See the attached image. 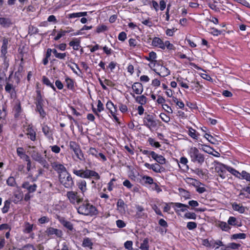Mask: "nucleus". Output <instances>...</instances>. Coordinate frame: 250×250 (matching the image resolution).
<instances>
[{"mask_svg": "<svg viewBox=\"0 0 250 250\" xmlns=\"http://www.w3.org/2000/svg\"><path fill=\"white\" fill-rule=\"evenodd\" d=\"M72 172L76 176L82 178L76 181V186L83 194L87 190V183L83 179H92L91 184L94 185H96L95 181H98L101 179V176L97 172L87 168L84 169H77L75 167L72 169Z\"/></svg>", "mask_w": 250, "mask_h": 250, "instance_id": "nucleus-1", "label": "nucleus"}, {"mask_svg": "<svg viewBox=\"0 0 250 250\" xmlns=\"http://www.w3.org/2000/svg\"><path fill=\"white\" fill-rule=\"evenodd\" d=\"M191 162L198 166H202L205 162L204 155L196 147H191L188 152Z\"/></svg>", "mask_w": 250, "mask_h": 250, "instance_id": "nucleus-2", "label": "nucleus"}, {"mask_svg": "<svg viewBox=\"0 0 250 250\" xmlns=\"http://www.w3.org/2000/svg\"><path fill=\"white\" fill-rule=\"evenodd\" d=\"M78 212L85 216H93L98 214L96 208L87 201H84L77 208Z\"/></svg>", "mask_w": 250, "mask_h": 250, "instance_id": "nucleus-3", "label": "nucleus"}, {"mask_svg": "<svg viewBox=\"0 0 250 250\" xmlns=\"http://www.w3.org/2000/svg\"><path fill=\"white\" fill-rule=\"evenodd\" d=\"M159 121L155 118V115L146 112L143 118V125L152 131L158 127Z\"/></svg>", "mask_w": 250, "mask_h": 250, "instance_id": "nucleus-4", "label": "nucleus"}, {"mask_svg": "<svg viewBox=\"0 0 250 250\" xmlns=\"http://www.w3.org/2000/svg\"><path fill=\"white\" fill-rule=\"evenodd\" d=\"M58 178L60 183L66 188L72 189L74 187L73 178L68 171L59 175Z\"/></svg>", "mask_w": 250, "mask_h": 250, "instance_id": "nucleus-5", "label": "nucleus"}, {"mask_svg": "<svg viewBox=\"0 0 250 250\" xmlns=\"http://www.w3.org/2000/svg\"><path fill=\"white\" fill-rule=\"evenodd\" d=\"M68 147L71 150L74 152L79 160L83 161L85 159L80 146L78 143L75 141H71L69 142Z\"/></svg>", "mask_w": 250, "mask_h": 250, "instance_id": "nucleus-6", "label": "nucleus"}, {"mask_svg": "<svg viewBox=\"0 0 250 250\" xmlns=\"http://www.w3.org/2000/svg\"><path fill=\"white\" fill-rule=\"evenodd\" d=\"M214 169L218 176L222 179H225L227 177L226 170H228V167H229V166L217 161H214Z\"/></svg>", "mask_w": 250, "mask_h": 250, "instance_id": "nucleus-7", "label": "nucleus"}, {"mask_svg": "<svg viewBox=\"0 0 250 250\" xmlns=\"http://www.w3.org/2000/svg\"><path fill=\"white\" fill-rule=\"evenodd\" d=\"M70 203L73 205L79 204L83 201V198L80 197L77 191L70 190L66 192V195Z\"/></svg>", "mask_w": 250, "mask_h": 250, "instance_id": "nucleus-8", "label": "nucleus"}, {"mask_svg": "<svg viewBox=\"0 0 250 250\" xmlns=\"http://www.w3.org/2000/svg\"><path fill=\"white\" fill-rule=\"evenodd\" d=\"M157 66L159 67V69L153 68L151 69L157 75L161 77H166L170 74V70L166 66L161 64L159 62L157 63Z\"/></svg>", "mask_w": 250, "mask_h": 250, "instance_id": "nucleus-9", "label": "nucleus"}, {"mask_svg": "<svg viewBox=\"0 0 250 250\" xmlns=\"http://www.w3.org/2000/svg\"><path fill=\"white\" fill-rule=\"evenodd\" d=\"M36 97L35 99V104H36V108H42L44 106L45 101L47 100L44 99V96L42 94L40 89H38L36 90Z\"/></svg>", "mask_w": 250, "mask_h": 250, "instance_id": "nucleus-10", "label": "nucleus"}, {"mask_svg": "<svg viewBox=\"0 0 250 250\" xmlns=\"http://www.w3.org/2000/svg\"><path fill=\"white\" fill-rule=\"evenodd\" d=\"M52 168L57 172L58 174V177L62 174L67 172L66 168L65 166L58 162H54L50 163Z\"/></svg>", "mask_w": 250, "mask_h": 250, "instance_id": "nucleus-11", "label": "nucleus"}, {"mask_svg": "<svg viewBox=\"0 0 250 250\" xmlns=\"http://www.w3.org/2000/svg\"><path fill=\"white\" fill-rule=\"evenodd\" d=\"M45 232L48 237H52L55 235L58 238H62L63 235L62 230L51 227L47 228Z\"/></svg>", "mask_w": 250, "mask_h": 250, "instance_id": "nucleus-12", "label": "nucleus"}, {"mask_svg": "<svg viewBox=\"0 0 250 250\" xmlns=\"http://www.w3.org/2000/svg\"><path fill=\"white\" fill-rule=\"evenodd\" d=\"M169 204L172 206V208L176 213L184 212L187 210V208H189L188 205L181 203L170 202Z\"/></svg>", "mask_w": 250, "mask_h": 250, "instance_id": "nucleus-13", "label": "nucleus"}, {"mask_svg": "<svg viewBox=\"0 0 250 250\" xmlns=\"http://www.w3.org/2000/svg\"><path fill=\"white\" fill-rule=\"evenodd\" d=\"M157 58V54L156 52L154 51H151L149 53L148 56H146L145 59L150 62V63L149 64V66L152 69L153 67H154L155 65L157 62V61L156 60Z\"/></svg>", "mask_w": 250, "mask_h": 250, "instance_id": "nucleus-14", "label": "nucleus"}, {"mask_svg": "<svg viewBox=\"0 0 250 250\" xmlns=\"http://www.w3.org/2000/svg\"><path fill=\"white\" fill-rule=\"evenodd\" d=\"M57 219L59 222L66 229L70 231H72L74 229V227L72 223L66 220L65 218L57 216Z\"/></svg>", "mask_w": 250, "mask_h": 250, "instance_id": "nucleus-15", "label": "nucleus"}, {"mask_svg": "<svg viewBox=\"0 0 250 250\" xmlns=\"http://www.w3.org/2000/svg\"><path fill=\"white\" fill-rule=\"evenodd\" d=\"M144 166L147 168L151 169L156 173H161L164 169V167L158 163L150 164L149 163H145Z\"/></svg>", "mask_w": 250, "mask_h": 250, "instance_id": "nucleus-16", "label": "nucleus"}, {"mask_svg": "<svg viewBox=\"0 0 250 250\" xmlns=\"http://www.w3.org/2000/svg\"><path fill=\"white\" fill-rule=\"evenodd\" d=\"M14 117L15 119H18L23 112L21 104L20 101L17 102L13 108Z\"/></svg>", "mask_w": 250, "mask_h": 250, "instance_id": "nucleus-17", "label": "nucleus"}, {"mask_svg": "<svg viewBox=\"0 0 250 250\" xmlns=\"http://www.w3.org/2000/svg\"><path fill=\"white\" fill-rule=\"evenodd\" d=\"M132 89L133 93L137 95H141L143 92L144 88L142 84L139 82H135L132 85Z\"/></svg>", "mask_w": 250, "mask_h": 250, "instance_id": "nucleus-18", "label": "nucleus"}, {"mask_svg": "<svg viewBox=\"0 0 250 250\" xmlns=\"http://www.w3.org/2000/svg\"><path fill=\"white\" fill-rule=\"evenodd\" d=\"M23 188L26 189L29 193L34 192L37 188V185L36 184H30L29 182H24L21 186Z\"/></svg>", "mask_w": 250, "mask_h": 250, "instance_id": "nucleus-19", "label": "nucleus"}, {"mask_svg": "<svg viewBox=\"0 0 250 250\" xmlns=\"http://www.w3.org/2000/svg\"><path fill=\"white\" fill-rule=\"evenodd\" d=\"M26 134L28 137L32 141H35L36 140V133L32 125H28L26 129Z\"/></svg>", "mask_w": 250, "mask_h": 250, "instance_id": "nucleus-20", "label": "nucleus"}, {"mask_svg": "<svg viewBox=\"0 0 250 250\" xmlns=\"http://www.w3.org/2000/svg\"><path fill=\"white\" fill-rule=\"evenodd\" d=\"M5 90L7 93L10 94V97L12 99L16 95L15 87L12 83H7L5 86Z\"/></svg>", "mask_w": 250, "mask_h": 250, "instance_id": "nucleus-21", "label": "nucleus"}, {"mask_svg": "<svg viewBox=\"0 0 250 250\" xmlns=\"http://www.w3.org/2000/svg\"><path fill=\"white\" fill-rule=\"evenodd\" d=\"M151 45L162 50L163 47H164V42L162 39L159 37H155L152 40Z\"/></svg>", "mask_w": 250, "mask_h": 250, "instance_id": "nucleus-22", "label": "nucleus"}, {"mask_svg": "<svg viewBox=\"0 0 250 250\" xmlns=\"http://www.w3.org/2000/svg\"><path fill=\"white\" fill-rule=\"evenodd\" d=\"M42 130L44 135L49 139L53 138V131L47 125L42 126Z\"/></svg>", "mask_w": 250, "mask_h": 250, "instance_id": "nucleus-23", "label": "nucleus"}, {"mask_svg": "<svg viewBox=\"0 0 250 250\" xmlns=\"http://www.w3.org/2000/svg\"><path fill=\"white\" fill-rule=\"evenodd\" d=\"M17 154L20 159L26 160L28 159L30 157L25 153L24 148L22 147H18L17 148Z\"/></svg>", "mask_w": 250, "mask_h": 250, "instance_id": "nucleus-24", "label": "nucleus"}, {"mask_svg": "<svg viewBox=\"0 0 250 250\" xmlns=\"http://www.w3.org/2000/svg\"><path fill=\"white\" fill-rule=\"evenodd\" d=\"M130 94L135 99L136 102L141 105H144L147 103V98L145 95L135 96L134 94L131 93Z\"/></svg>", "mask_w": 250, "mask_h": 250, "instance_id": "nucleus-25", "label": "nucleus"}, {"mask_svg": "<svg viewBox=\"0 0 250 250\" xmlns=\"http://www.w3.org/2000/svg\"><path fill=\"white\" fill-rule=\"evenodd\" d=\"M105 106L106 109L109 110V112L110 114L114 113V112H117V105L114 104L111 101L108 100Z\"/></svg>", "mask_w": 250, "mask_h": 250, "instance_id": "nucleus-26", "label": "nucleus"}, {"mask_svg": "<svg viewBox=\"0 0 250 250\" xmlns=\"http://www.w3.org/2000/svg\"><path fill=\"white\" fill-rule=\"evenodd\" d=\"M217 227L224 231L228 232L231 229V227L229 225L228 223L226 222L218 221L217 224Z\"/></svg>", "mask_w": 250, "mask_h": 250, "instance_id": "nucleus-27", "label": "nucleus"}, {"mask_svg": "<svg viewBox=\"0 0 250 250\" xmlns=\"http://www.w3.org/2000/svg\"><path fill=\"white\" fill-rule=\"evenodd\" d=\"M188 134L191 138L196 140H198L200 136V134L192 127L188 128Z\"/></svg>", "mask_w": 250, "mask_h": 250, "instance_id": "nucleus-28", "label": "nucleus"}, {"mask_svg": "<svg viewBox=\"0 0 250 250\" xmlns=\"http://www.w3.org/2000/svg\"><path fill=\"white\" fill-rule=\"evenodd\" d=\"M65 82L66 83V88L70 90L73 91L75 89L74 86V81L69 78V77H66L65 78Z\"/></svg>", "mask_w": 250, "mask_h": 250, "instance_id": "nucleus-29", "label": "nucleus"}, {"mask_svg": "<svg viewBox=\"0 0 250 250\" xmlns=\"http://www.w3.org/2000/svg\"><path fill=\"white\" fill-rule=\"evenodd\" d=\"M126 207V205L123 199H119L118 200L117 202V208L119 212L122 213L125 212Z\"/></svg>", "mask_w": 250, "mask_h": 250, "instance_id": "nucleus-30", "label": "nucleus"}, {"mask_svg": "<svg viewBox=\"0 0 250 250\" xmlns=\"http://www.w3.org/2000/svg\"><path fill=\"white\" fill-rule=\"evenodd\" d=\"M232 208L234 210L237 211L240 213H244L246 211V207L234 202L232 205Z\"/></svg>", "mask_w": 250, "mask_h": 250, "instance_id": "nucleus-31", "label": "nucleus"}, {"mask_svg": "<svg viewBox=\"0 0 250 250\" xmlns=\"http://www.w3.org/2000/svg\"><path fill=\"white\" fill-rule=\"evenodd\" d=\"M80 43V40L78 39L75 38L69 42V45L72 47L73 50L77 51L79 49Z\"/></svg>", "mask_w": 250, "mask_h": 250, "instance_id": "nucleus-32", "label": "nucleus"}, {"mask_svg": "<svg viewBox=\"0 0 250 250\" xmlns=\"http://www.w3.org/2000/svg\"><path fill=\"white\" fill-rule=\"evenodd\" d=\"M42 82L43 84L46 85V86L51 87L52 90L56 92V88L54 85L53 83L51 82L50 80L46 76H43L42 78Z\"/></svg>", "mask_w": 250, "mask_h": 250, "instance_id": "nucleus-33", "label": "nucleus"}, {"mask_svg": "<svg viewBox=\"0 0 250 250\" xmlns=\"http://www.w3.org/2000/svg\"><path fill=\"white\" fill-rule=\"evenodd\" d=\"M53 54L56 58L61 60H65L66 56L69 55L68 52L60 53L55 48H54Z\"/></svg>", "mask_w": 250, "mask_h": 250, "instance_id": "nucleus-34", "label": "nucleus"}, {"mask_svg": "<svg viewBox=\"0 0 250 250\" xmlns=\"http://www.w3.org/2000/svg\"><path fill=\"white\" fill-rule=\"evenodd\" d=\"M140 152H141L144 155H146L148 157L151 156V158L154 160H156L157 156L159 155L154 151H148L147 150L142 149H141L140 150Z\"/></svg>", "mask_w": 250, "mask_h": 250, "instance_id": "nucleus-35", "label": "nucleus"}, {"mask_svg": "<svg viewBox=\"0 0 250 250\" xmlns=\"http://www.w3.org/2000/svg\"><path fill=\"white\" fill-rule=\"evenodd\" d=\"M36 162L39 163L43 168L47 170L50 168L49 164L46 161L45 158H44L43 156Z\"/></svg>", "mask_w": 250, "mask_h": 250, "instance_id": "nucleus-36", "label": "nucleus"}, {"mask_svg": "<svg viewBox=\"0 0 250 250\" xmlns=\"http://www.w3.org/2000/svg\"><path fill=\"white\" fill-rule=\"evenodd\" d=\"M12 23L11 20L9 18L0 17V25L3 27H9Z\"/></svg>", "mask_w": 250, "mask_h": 250, "instance_id": "nucleus-37", "label": "nucleus"}, {"mask_svg": "<svg viewBox=\"0 0 250 250\" xmlns=\"http://www.w3.org/2000/svg\"><path fill=\"white\" fill-rule=\"evenodd\" d=\"M178 191L181 196L185 199H188L191 198L190 193L188 191L181 188H178Z\"/></svg>", "mask_w": 250, "mask_h": 250, "instance_id": "nucleus-38", "label": "nucleus"}, {"mask_svg": "<svg viewBox=\"0 0 250 250\" xmlns=\"http://www.w3.org/2000/svg\"><path fill=\"white\" fill-rule=\"evenodd\" d=\"M142 180L143 181V184L144 185H152L154 184L153 179L149 176H142Z\"/></svg>", "mask_w": 250, "mask_h": 250, "instance_id": "nucleus-39", "label": "nucleus"}, {"mask_svg": "<svg viewBox=\"0 0 250 250\" xmlns=\"http://www.w3.org/2000/svg\"><path fill=\"white\" fill-rule=\"evenodd\" d=\"M93 245V244L91 239L88 237H85L83 239L82 244V246L83 247H86L89 248L90 249H92Z\"/></svg>", "mask_w": 250, "mask_h": 250, "instance_id": "nucleus-40", "label": "nucleus"}, {"mask_svg": "<svg viewBox=\"0 0 250 250\" xmlns=\"http://www.w3.org/2000/svg\"><path fill=\"white\" fill-rule=\"evenodd\" d=\"M228 171L231 174H232L236 178L241 179V172H239L238 170L230 166H229V167H228Z\"/></svg>", "mask_w": 250, "mask_h": 250, "instance_id": "nucleus-41", "label": "nucleus"}, {"mask_svg": "<svg viewBox=\"0 0 250 250\" xmlns=\"http://www.w3.org/2000/svg\"><path fill=\"white\" fill-rule=\"evenodd\" d=\"M176 161L179 165V167H180V165L179 164H181L183 167H185L187 169L188 168V166L187 164L188 163V159L185 157H182L180 158L179 160L176 159Z\"/></svg>", "mask_w": 250, "mask_h": 250, "instance_id": "nucleus-42", "label": "nucleus"}, {"mask_svg": "<svg viewBox=\"0 0 250 250\" xmlns=\"http://www.w3.org/2000/svg\"><path fill=\"white\" fill-rule=\"evenodd\" d=\"M117 179L113 177L110 179V181L107 183V190L108 191H112L113 190V188L116 187L114 183L117 181Z\"/></svg>", "mask_w": 250, "mask_h": 250, "instance_id": "nucleus-43", "label": "nucleus"}, {"mask_svg": "<svg viewBox=\"0 0 250 250\" xmlns=\"http://www.w3.org/2000/svg\"><path fill=\"white\" fill-rule=\"evenodd\" d=\"M33 224H31L29 222H25L24 224V229L23 232L25 233H31L33 229Z\"/></svg>", "mask_w": 250, "mask_h": 250, "instance_id": "nucleus-44", "label": "nucleus"}, {"mask_svg": "<svg viewBox=\"0 0 250 250\" xmlns=\"http://www.w3.org/2000/svg\"><path fill=\"white\" fill-rule=\"evenodd\" d=\"M149 240L148 238H146L141 244L140 248L142 250H149Z\"/></svg>", "mask_w": 250, "mask_h": 250, "instance_id": "nucleus-45", "label": "nucleus"}, {"mask_svg": "<svg viewBox=\"0 0 250 250\" xmlns=\"http://www.w3.org/2000/svg\"><path fill=\"white\" fill-rule=\"evenodd\" d=\"M238 223V221L237 220V219L233 216H230L228 220V223L229 226H240Z\"/></svg>", "mask_w": 250, "mask_h": 250, "instance_id": "nucleus-46", "label": "nucleus"}, {"mask_svg": "<svg viewBox=\"0 0 250 250\" xmlns=\"http://www.w3.org/2000/svg\"><path fill=\"white\" fill-rule=\"evenodd\" d=\"M11 204V201L7 200L4 202V206L1 208V211L3 213H6L8 212Z\"/></svg>", "mask_w": 250, "mask_h": 250, "instance_id": "nucleus-47", "label": "nucleus"}, {"mask_svg": "<svg viewBox=\"0 0 250 250\" xmlns=\"http://www.w3.org/2000/svg\"><path fill=\"white\" fill-rule=\"evenodd\" d=\"M108 30V27L106 25L102 24L99 25L96 27V33L99 34L104 32H105Z\"/></svg>", "mask_w": 250, "mask_h": 250, "instance_id": "nucleus-48", "label": "nucleus"}, {"mask_svg": "<svg viewBox=\"0 0 250 250\" xmlns=\"http://www.w3.org/2000/svg\"><path fill=\"white\" fill-rule=\"evenodd\" d=\"M147 142L151 146L156 148H159L161 146L160 143L158 142L155 141V139L149 137L147 140Z\"/></svg>", "mask_w": 250, "mask_h": 250, "instance_id": "nucleus-49", "label": "nucleus"}, {"mask_svg": "<svg viewBox=\"0 0 250 250\" xmlns=\"http://www.w3.org/2000/svg\"><path fill=\"white\" fill-rule=\"evenodd\" d=\"M176 81L178 83V84L183 88L186 89H188L189 86L188 85L184 82V78L182 77H178L176 79Z\"/></svg>", "mask_w": 250, "mask_h": 250, "instance_id": "nucleus-50", "label": "nucleus"}, {"mask_svg": "<svg viewBox=\"0 0 250 250\" xmlns=\"http://www.w3.org/2000/svg\"><path fill=\"white\" fill-rule=\"evenodd\" d=\"M241 180H245L246 181L250 183V173L246 170H242L241 171Z\"/></svg>", "mask_w": 250, "mask_h": 250, "instance_id": "nucleus-51", "label": "nucleus"}, {"mask_svg": "<svg viewBox=\"0 0 250 250\" xmlns=\"http://www.w3.org/2000/svg\"><path fill=\"white\" fill-rule=\"evenodd\" d=\"M9 40L7 38L3 37L2 39V44L0 50L7 51L8 44Z\"/></svg>", "mask_w": 250, "mask_h": 250, "instance_id": "nucleus-52", "label": "nucleus"}, {"mask_svg": "<svg viewBox=\"0 0 250 250\" xmlns=\"http://www.w3.org/2000/svg\"><path fill=\"white\" fill-rule=\"evenodd\" d=\"M42 156V154L37 151H33L31 154V157L35 161H38L41 157Z\"/></svg>", "mask_w": 250, "mask_h": 250, "instance_id": "nucleus-53", "label": "nucleus"}, {"mask_svg": "<svg viewBox=\"0 0 250 250\" xmlns=\"http://www.w3.org/2000/svg\"><path fill=\"white\" fill-rule=\"evenodd\" d=\"M173 101L180 108L183 109L184 108L185 104L181 100L178 99L177 98H174L173 99Z\"/></svg>", "mask_w": 250, "mask_h": 250, "instance_id": "nucleus-54", "label": "nucleus"}, {"mask_svg": "<svg viewBox=\"0 0 250 250\" xmlns=\"http://www.w3.org/2000/svg\"><path fill=\"white\" fill-rule=\"evenodd\" d=\"M246 237V234L244 233H235L231 236L233 239H244Z\"/></svg>", "mask_w": 250, "mask_h": 250, "instance_id": "nucleus-55", "label": "nucleus"}, {"mask_svg": "<svg viewBox=\"0 0 250 250\" xmlns=\"http://www.w3.org/2000/svg\"><path fill=\"white\" fill-rule=\"evenodd\" d=\"M88 154L98 158V150L95 147H90L88 150Z\"/></svg>", "mask_w": 250, "mask_h": 250, "instance_id": "nucleus-56", "label": "nucleus"}, {"mask_svg": "<svg viewBox=\"0 0 250 250\" xmlns=\"http://www.w3.org/2000/svg\"><path fill=\"white\" fill-rule=\"evenodd\" d=\"M191 83L194 84V87H192V89H195V91L197 92H199L200 91V90L203 88V86L200 84L199 81H194L192 82Z\"/></svg>", "mask_w": 250, "mask_h": 250, "instance_id": "nucleus-57", "label": "nucleus"}, {"mask_svg": "<svg viewBox=\"0 0 250 250\" xmlns=\"http://www.w3.org/2000/svg\"><path fill=\"white\" fill-rule=\"evenodd\" d=\"M6 183L8 186L15 187L16 185L15 179L12 177H9L6 181Z\"/></svg>", "mask_w": 250, "mask_h": 250, "instance_id": "nucleus-58", "label": "nucleus"}, {"mask_svg": "<svg viewBox=\"0 0 250 250\" xmlns=\"http://www.w3.org/2000/svg\"><path fill=\"white\" fill-rule=\"evenodd\" d=\"M160 118L161 120L165 122V123H168L170 121V117L169 116H168L167 114L165 113H161L159 115Z\"/></svg>", "mask_w": 250, "mask_h": 250, "instance_id": "nucleus-59", "label": "nucleus"}, {"mask_svg": "<svg viewBox=\"0 0 250 250\" xmlns=\"http://www.w3.org/2000/svg\"><path fill=\"white\" fill-rule=\"evenodd\" d=\"M184 216L189 219L195 220L196 219L197 215L194 212H187L185 214Z\"/></svg>", "mask_w": 250, "mask_h": 250, "instance_id": "nucleus-60", "label": "nucleus"}, {"mask_svg": "<svg viewBox=\"0 0 250 250\" xmlns=\"http://www.w3.org/2000/svg\"><path fill=\"white\" fill-rule=\"evenodd\" d=\"M50 148L51 151L55 154L59 153L61 150L60 147L56 145H53V146H50Z\"/></svg>", "mask_w": 250, "mask_h": 250, "instance_id": "nucleus-61", "label": "nucleus"}, {"mask_svg": "<svg viewBox=\"0 0 250 250\" xmlns=\"http://www.w3.org/2000/svg\"><path fill=\"white\" fill-rule=\"evenodd\" d=\"M227 246L228 249L236 250L240 247L241 245L239 244H237V243L232 242V243L228 244V245H227Z\"/></svg>", "mask_w": 250, "mask_h": 250, "instance_id": "nucleus-62", "label": "nucleus"}, {"mask_svg": "<svg viewBox=\"0 0 250 250\" xmlns=\"http://www.w3.org/2000/svg\"><path fill=\"white\" fill-rule=\"evenodd\" d=\"M165 99L161 95H158L156 102L158 104H161L164 106V104L166 103Z\"/></svg>", "mask_w": 250, "mask_h": 250, "instance_id": "nucleus-63", "label": "nucleus"}, {"mask_svg": "<svg viewBox=\"0 0 250 250\" xmlns=\"http://www.w3.org/2000/svg\"><path fill=\"white\" fill-rule=\"evenodd\" d=\"M104 52L107 55V56H110L111 55L113 52V51L111 49V48H109L107 46L105 45L102 48Z\"/></svg>", "mask_w": 250, "mask_h": 250, "instance_id": "nucleus-64", "label": "nucleus"}]
</instances>
